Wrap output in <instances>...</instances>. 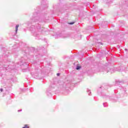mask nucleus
Wrapping results in <instances>:
<instances>
[{"instance_id": "3", "label": "nucleus", "mask_w": 128, "mask_h": 128, "mask_svg": "<svg viewBox=\"0 0 128 128\" xmlns=\"http://www.w3.org/2000/svg\"><path fill=\"white\" fill-rule=\"evenodd\" d=\"M22 128H30V126H28V124H25L24 126Z\"/></svg>"}, {"instance_id": "4", "label": "nucleus", "mask_w": 128, "mask_h": 128, "mask_svg": "<svg viewBox=\"0 0 128 128\" xmlns=\"http://www.w3.org/2000/svg\"><path fill=\"white\" fill-rule=\"evenodd\" d=\"M74 24V22H70L69 24Z\"/></svg>"}, {"instance_id": "6", "label": "nucleus", "mask_w": 128, "mask_h": 128, "mask_svg": "<svg viewBox=\"0 0 128 128\" xmlns=\"http://www.w3.org/2000/svg\"><path fill=\"white\" fill-rule=\"evenodd\" d=\"M3 90L2 89H0V92H2Z\"/></svg>"}, {"instance_id": "5", "label": "nucleus", "mask_w": 128, "mask_h": 128, "mask_svg": "<svg viewBox=\"0 0 128 128\" xmlns=\"http://www.w3.org/2000/svg\"><path fill=\"white\" fill-rule=\"evenodd\" d=\"M56 74H57L58 76H60V73H58Z\"/></svg>"}, {"instance_id": "1", "label": "nucleus", "mask_w": 128, "mask_h": 128, "mask_svg": "<svg viewBox=\"0 0 128 128\" xmlns=\"http://www.w3.org/2000/svg\"><path fill=\"white\" fill-rule=\"evenodd\" d=\"M18 26H20V25H16V32H18Z\"/></svg>"}, {"instance_id": "2", "label": "nucleus", "mask_w": 128, "mask_h": 128, "mask_svg": "<svg viewBox=\"0 0 128 128\" xmlns=\"http://www.w3.org/2000/svg\"><path fill=\"white\" fill-rule=\"evenodd\" d=\"M76 70H80V66L79 65H78L76 68Z\"/></svg>"}]
</instances>
